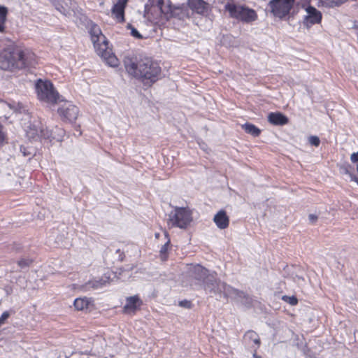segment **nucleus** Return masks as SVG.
Instances as JSON below:
<instances>
[{
	"label": "nucleus",
	"instance_id": "obj_1",
	"mask_svg": "<svg viewBox=\"0 0 358 358\" xmlns=\"http://www.w3.org/2000/svg\"><path fill=\"white\" fill-rule=\"evenodd\" d=\"M124 67L129 75L150 84L155 83L161 73L159 64L150 57L141 58L137 62L127 58Z\"/></svg>",
	"mask_w": 358,
	"mask_h": 358
},
{
	"label": "nucleus",
	"instance_id": "obj_2",
	"mask_svg": "<svg viewBox=\"0 0 358 358\" xmlns=\"http://www.w3.org/2000/svg\"><path fill=\"white\" fill-rule=\"evenodd\" d=\"M35 55L28 49L12 46L0 53V69L5 71L20 69L34 64Z\"/></svg>",
	"mask_w": 358,
	"mask_h": 358
},
{
	"label": "nucleus",
	"instance_id": "obj_3",
	"mask_svg": "<svg viewBox=\"0 0 358 358\" xmlns=\"http://www.w3.org/2000/svg\"><path fill=\"white\" fill-rule=\"evenodd\" d=\"M89 33L98 55L110 66H117L119 64V60L108 48L106 38L102 34L100 27L91 22L89 26Z\"/></svg>",
	"mask_w": 358,
	"mask_h": 358
},
{
	"label": "nucleus",
	"instance_id": "obj_4",
	"mask_svg": "<svg viewBox=\"0 0 358 358\" xmlns=\"http://www.w3.org/2000/svg\"><path fill=\"white\" fill-rule=\"evenodd\" d=\"M170 0H148L145 5L144 17L150 23H164L170 19Z\"/></svg>",
	"mask_w": 358,
	"mask_h": 358
},
{
	"label": "nucleus",
	"instance_id": "obj_5",
	"mask_svg": "<svg viewBox=\"0 0 358 358\" xmlns=\"http://www.w3.org/2000/svg\"><path fill=\"white\" fill-rule=\"evenodd\" d=\"M35 89L38 99L45 103L55 106L64 101L63 97L49 80H37Z\"/></svg>",
	"mask_w": 358,
	"mask_h": 358
},
{
	"label": "nucleus",
	"instance_id": "obj_6",
	"mask_svg": "<svg viewBox=\"0 0 358 358\" xmlns=\"http://www.w3.org/2000/svg\"><path fill=\"white\" fill-rule=\"evenodd\" d=\"M224 10L229 13L231 18L250 23L257 19L256 11L249 7L238 4L234 0H228L224 5Z\"/></svg>",
	"mask_w": 358,
	"mask_h": 358
},
{
	"label": "nucleus",
	"instance_id": "obj_7",
	"mask_svg": "<svg viewBox=\"0 0 358 358\" xmlns=\"http://www.w3.org/2000/svg\"><path fill=\"white\" fill-rule=\"evenodd\" d=\"M169 217L168 224L171 227L185 229L192 221V212L186 208L176 207Z\"/></svg>",
	"mask_w": 358,
	"mask_h": 358
},
{
	"label": "nucleus",
	"instance_id": "obj_8",
	"mask_svg": "<svg viewBox=\"0 0 358 358\" xmlns=\"http://www.w3.org/2000/svg\"><path fill=\"white\" fill-rule=\"evenodd\" d=\"M204 289L206 292L218 295L220 298L222 296L224 298H228L230 296L231 287L217 280L214 275L208 278V280L205 282Z\"/></svg>",
	"mask_w": 358,
	"mask_h": 358
},
{
	"label": "nucleus",
	"instance_id": "obj_9",
	"mask_svg": "<svg viewBox=\"0 0 358 358\" xmlns=\"http://www.w3.org/2000/svg\"><path fill=\"white\" fill-rule=\"evenodd\" d=\"M27 136L32 141L41 138L48 139L51 136V131L41 121L34 120L26 129Z\"/></svg>",
	"mask_w": 358,
	"mask_h": 358
},
{
	"label": "nucleus",
	"instance_id": "obj_10",
	"mask_svg": "<svg viewBox=\"0 0 358 358\" xmlns=\"http://www.w3.org/2000/svg\"><path fill=\"white\" fill-rule=\"evenodd\" d=\"M63 102L64 103L57 110L59 116L64 121L69 122H75L79 115L78 108L69 101L64 100Z\"/></svg>",
	"mask_w": 358,
	"mask_h": 358
},
{
	"label": "nucleus",
	"instance_id": "obj_11",
	"mask_svg": "<svg viewBox=\"0 0 358 358\" xmlns=\"http://www.w3.org/2000/svg\"><path fill=\"white\" fill-rule=\"evenodd\" d=\"M293 4L287 0H271L268 7L274 16L282 18L289 14Z\"/></svg>",
	"mask_w": 358,
	"mask_h": 358
},
{
	"label": "nucleus",
	"instance_id": "obj_12",
	"mask_svg": "<svg viewBox=\"0 0 358 358\" xmlns=\"http://www.w3.org/2000/svg\"><path fill=\"white\" fill-rule=\"evenodd\" d=\"M188 273L190 277L198 280H202L204 285L208 278L216 274L215 272L210 273L208 270L199 264L190 265L188 268Z\"/></svg>",
	"mask_w": 358,
	"mask_h": 358
},
{
	"label": "nucleus",
	"instance_id": "obj_13",
	"mask_svg": "<svg viewBox=\"0 0 358 358\" xmlns=\"http://www.w3.org/2000/svg\"><path fill=\"white\" fill-rule=\"evenodd\" d=\"M306 15L303 19V24L310 27L313 24H318L322 20V13L315 7L309 6L306 9Z\"/></svg>",
	"mask_w": 358,
	"mask_h": 358
},
{
	"label": "nucleus",
	"instance_id": "obj_14",
	"mask_svg": "<svg viewBox=\"0 0 358 358\" xmlns=\"http://www.w3.org/2000/svg\"><path fill=\"white\" fill-rule=\"evenodd\" d=\"M170 18L175 17L179 20H185L189 17V7L185 4L180 6H170Z\"/></svg>",
	"mask_w": 358,
	"mask_h": 358
},
{
	"label": "nucleus",
	"instance_id": "obj_15",
	"mask_svg": "<svg viewBox=\"0 0 358 358\" xmlns=\"http://www.w3.org/2000/svg\"><path fill=\"white\" fill-rule=\"evenodd\" d=\"M128 0H118L112 8V15L119 22L124 21V9Z\"/></svg>",
	"mask_w": 358,
	"mask_h": 358
},
{
	"label": "nucleus",
	"instance_id": "obj_16",
	"mask_svg": "<svg viewBox=\"0 0 358 358\" xmlns=\"http://www.w3.org/2000/svg\"><path fill=\"white\" fill-rule=\"evenodd\" d=\"M190 9L198 14L205 15L208 13V4L203 0H188Z\"/></svg>",
	"mask_w": 358,
	"mask_h": 358
},
{
	"label": "nucleus",
	"instance_id": "obj_17",
	"mask_svg": "<svg viewBox=\"0 0 358 358\" xmlns=\"http://www.w3.org/2000/svg\"><path fill=\"white\" fill-rule=\"evenodd\" d=\"M142 304L141 300L138 296H133L127 298L126 304L124 306V311L127 313H134Z\"/></svg>",
	"mask_w": 358,
	"mask_h": 358
},
{
	"label": "nucleus",
	"instance_id": "obj_18",
	"mask_svg": "<svg viewBox=\"0 0 358 358\" xmlns=\"http://www.w3.org/2000/svg\"><path fill=\"white\" fill-rule=\"evenodd\" d=\"M213 221L216 226L220 229H224L229 227V218L226 211L221 210L218 211L213 217Z\"/></svg>",
	"mask_w": 358,
	"mask_h": 358
},
{
	"label": "nucleus",
	"instance_id": "obj_19",
	"mask_svg": "<svg viewBox=\"0 0 358 358\" xmlns=\"http://www.w3.org/2000/svg\"><path fill=\"white\" fill-rule=\"evenodd\" d=\"M21 106L18 103L17 106L13 104L8 103L3 101H0V117L1 116L7 117L10 111L17 112L20 111Z\"/></svg>",
	"mask_w": 358,
	"mask_h": 358
},
{
	"label": "nucleus",
	"instance_id": "obj_20",
	"mask_svg": "<svg viewBox=\"0 0 358 358\" xmlns=\"http://www.w3.org/2000/svg\"><path fill=\"white\" fill-rule=\"evenodd\" d=\"M268 121L273 125H285L288 122V118L280 113H270Z\"/></svg>",
	"mask_w": 358,
	"mask_h": 358
},
{
	"label": "nucleus",
	"instance_id": "obj_21",
	"mask_svg": "<svg viewBox=\"0 0 358 358\" xmlns=\"http://www.w3.org/2000/svg\"><path fill=\"white\" fill-rule=\"evenodd\" d=\"M92 301L87 297L77 298L74 300V307L77 310H85L89 308Z\"/></svg>",
	"mask_w": 358,
	"mask_h": 358
},
{
	"label": "nucleus",
	"instance_id": "obj_22",
	"mask_svg": "<svg viewBox=\"0 0 358 358\" xmlns=\"http://www.w3.org/2000/svg\"><path fill=\"white\" fill-rule=\"evenodd\" d=\"M65 6L58 4L56 6L57 10L64 15H67L70 13L71 8H73L74 3L71 0H62Z\"/></svg>",
	"mask_w": 358,
	"mask_h": 358
},
{
	"label": "nucleus",
	"instance_id": "obj_23",
	"mask_svg": "<svg viewBox=\"0 0 358 358\" xmlns=\"http://www.w3.org/2000/svg\"><path fill=\"white\" fill-rule=\"evenodd\" d=\"M242 128L245 131L255 137L259 136L261 134V130L255 125L251 123H245L242 125Z\"/></svg>",
	"mask_w": 358,
	"mask_h": 358
},
{
	"label": "nucleus",
	"instance_id": "obj_24",
	"mask_svg": "<svg viewBox=\"0 0 358 358\" xmlns=\"http://www.w3.org/2000/svg\"><path fill=\"white\" fill-rule=\"evenodd\" d=\"M8 8L6 6H0V33L5 31V22L7 19Z\"/></svg>",
	"mask_w": 358,
	"mask_h": 358
},
{
	"label": "nucleus",
	"instance_id": "obj_25",
	"mask_svg": "<svg viewBox=\"0 0 358 358\" xmlns=\"http://www.w3.org/2000/svg\"><path fill=\"white\" fill-rule=\"evenodd\" d=\"M245 294H246L245 292L234 289L231 287V290H230V296L229 297H231L236 301L240 302V300H243Z\"/></svg>",
	"mask_w": 358,
	"mask_h": 358
},
{
	"label": "nucleus",
	"instance_id": "obj_26",
	"mask_svg": "<svg viewBox=\"0 0 358 358\" xmlns=\"http://www.w3.org/2000/svg\"><path fill=\"white\" fill-rule=\"evenodd\" d=\"M324 6L329 8L339 6L348 0H320Z\"/></svg>",
	"mask_w": 358,
	"mask_h": 358
},
{
	"label": "nucleus",
	"instance_id": "obj_27",
	"mask_svg": "<svg viewBox=\"0 0 358 358\" xmlns=\"http://www.w3.org/2000/svg\"><path fill=\"white\" fill-rule=\"evenodd\" d=\"M169 244H170V239H168L166 243H165L162 246V248L160 249V251H159L160 257H161V259L162 261H165L167 259V250H168V246H169Z\"/></svg>",
	"mask_w": 358,
	"mask_h": 358
},
{
	"label": "nucleus",
	"instance_id": "obj_28",
	"mask_svg": "<svg viewBox=\"0 0 358 358\" xmlns=\"http://www.w3.org/2000/svg\"><path fill=\"white\" fill-rule=\"evenodd\" d=\"M31 262L32 261L29 259H22L17 262V264L21 268H25L29 267Z\"/></svg>",
	"mask_w": 358,
	"mask_h": 358
},
{
	"label": "nucleus",
	"instance_id": "obj_29",
	"mask_svg": "<svg viewBox=\"0 0 358 358\" xmlns=\"http://www.w3.org/2000/svg\"><path fill=\"white\" fill-rule=\"evenodd\" d=\"M308 143L313 146L318 147L320 144V140L317 136H310L308 137Z\"/></svg>",
	"mask_w": 358,
	"mask_h": 358
},
{
	"label": "nucleus",
	"instance_id": "obj_30",
	"mask_svg": "<svg viewBox=\"0 0 358 358\" xmlns=\"http://www.w3.org/2000/svg\"><path fill=\"white\" fill-rule=\"evenodd\" d=\"M282 299L284 301H287V303H289L292 306L296 305L298 303L297 299L294 296H284L282 297Z\"/></svg>",
	"mask_w": 358,
	"mask_h": 358
},
{
	"label": "nucleus",
	"instance_id": "obj_31",
	"mask_svg": "<svg viewBox=\"0 0 358 358\" xmlns=\"http://www.w3.org/2000/svg\"><path fill=\"white\" fill-rule=\"evenodd\" d=\"M128 29H131V34L135 38H142L143 36L131 24H128Z\"/></svg>",
	"mask_w": 358,
	"mask_h": 358
},
{
	"label": "nucleus",
	"instance_id": "obj_32",
	"mask_svg": "<svg viewBox=\"0 0 358 358\" xmlns=\"http://www.w3.org/2000/svg\"><path fill=\"white\" fill-rule=\"evenodd\" d=\"M252 299L248 294H245L243 300H240V303H241L242 304L247 307H250L252 305Z\"/></svg>",
	"mask_w": 358,
	"mask_h": 358
},
{
	"label": "nucleus",
	"instance_id": "obj_33",
	"mask_svg": "<svg viewBox=\"0 0 358 358\" xmlns=\"http://www.w3.org/2000/svg\"><path fill=\"white\" fill-rule=\"evenodd\" d=\"M10 317V313L8 311H4L0 317V327L6 323V321Z\"/></svg>",
	"mask_w": 358,
	"mask_h": 358
},
{
	"label": "nucleus",
	"instance_id": "obj_34",
	"mask_svg": "<svg viewBox=\"0 0 358 358\" xmlns=\"http://www.w3.org/2000/svg\"><path fill=\"white\" fill-rule=\"evenodd\" d=\"M6 141V134L3 131V127L0 124V146Z\"/></svg>",
	"mask_w": 358,
	"mask_h": 358
},
{
	"label": "nucleus",
	"instance_id": "obj_35",
	"mask_svg": "<svg viewBox=\"0 0 358 358\" xmlns=\"http://www.w3.org/2000/svg\"><path fill=\"white\" fill-rule=\"evenodd\" d=\"M350 160L352 161V162L353 163H357L358 164V152H353L351 156H350Z\"/></svg>",
	"mask_w": 358,
	"mask_h": 358
},
{
	"label": "nucleus",
	"instance_id": "obj_36",
	"mask_svg": "<svg viewBox=\"0 0 358 358\" xmlns=\"http://www.w3.org/2000/svg\"><path fill=\"white\" fill-rule=\"evenodd\" d=\"M308 220L310 223L314 224L317 220V216L314 214H310L308 215Z\"/></svg>",
	"mask_w": 358,
	"mask_h": 358
},
{
	"label": "nucleus",
	"instance_id": "obj_37",
	"mask_svg": "<svg viewBox=\"0 0 358 358\" xmlns=\"http://www.w3.org/2000/svg\"><path fill=\"white\" fill-rule=\"evenodd\" d=\"M180 305L181 306H184V307H186V308H190L191 303L188 301H182L180 302Z\"/></svg>",
	"mask_w": 358,
	"mask_h": 358
},
{
	"label": "nucleus",
	"instance_id": "obj_38",
	"mask_svg": "<svg viewBox=\"0 0 358 358\" xmlns=\"http://www.w3.org/2000/svg\"><path fill=\"white\" fill-rule=\"evenodd\" d=\"M247 336H250V338H253L254 336H256L255 333L253 331H250L247 333Z\"/></svg>",
	"mask_w": 358,
	"mask_h": 358
},
{
	"label": "nucleus",
	"instance_id": "obj_39",
	"mask_svg": "<svg viewBox=\"0 0 358 358\" xmlns=\"http://www.w3.org/2000/svg\"><path fill=\"white\" fill-rule=\"evenodd\" d=\"M99 284L102 285V283H99V282H96V283H94V284H93L92 287H95V288H97V287H99Z\"/></svg>",
	"mask_w": 358,
	"mask_h": 358
},
{
	"label": "nucleus",
	"instance_id": "obj_40",
	"mask_svg": "<svg viewBox=\"0 0 358 358\" xmlns=\"http://www.w3.org/2000/svg\"><path fill=\"white\" fill-rule=\"evenodd\" d=\"M254 342L256 344H259V343H260L259 339L258 338H254Z\"/></svg>",
	"mask_w": 358,
	"mask_h": 358
},
{
	"label": "nucleus",
	"instance_id": "obj_41",
	"mask_svg": "<svg viewBox=\"0 0 358 358\" xmlns=\"http://www.w3.org/2000/svg\"><path fill=\"white\" fill-rule=\"evenodd\" d=\"M289 2H290L291 3H292L294 5V3L295 1V0H287Z\"/></svg>",
	"mask_w": 358,
	"mask_h": 358
},
{
	"label": "nucleus",
	"instance_id": "obj_42",
	"mask_svg": "<svg viewBox=\"0 0 358 358\" xmlns=\"http://www.w3.org/2000/svg\"><path fill=\"white\" fill-rule=\"evenodd\" d=\"M254 358H261L260 357L256 355H254Z\"/></svg>",
	"mask_w": 358,
	"mask_h": 358
},
{
	"label": "nucleus",
	"instance_id": "obj_43",
	"mask_svg": "<svg viewBox=\"0 0 358 358\" xmlns=\"http://www.w3.org/2000/svg\"><path fill=\"white\" fill-rule=\"evenodd\" d=\"M165 236H166V237H168V236H169V235H168V233H167V232H165Z\"/></svg>",
	"mask_w": 358,
	"mask_h": 358
},
{
	"label": "nucleus",
	"instance_id": "obj_44",
	"mask_svg": "<svg viewBox=\"0 0 358 358\" xmlns=\"http://www.w3.org/2000/svg\"><path fill=\"white\" fill-rule=\"evenodd\" d=\"M357 171L358 172V163L357 164Z\"/></svg>",
	"mask_w": 358,
	"mask_h": 358
},
{
	"label": "nucleus",
	"instance_id": "obj_45",
	"mask_svg": "<svg viewBox=\"0 0 358 358\" xmlns=\"http://www.w3.org/2000/svg\"><path fill=\"white\" fill-rule=\"evenodd\" d=\"M66 358H68V357H66Z\"/></svg>",
	"mask_w": 358,
	"mask_h": 358
}]
</instances>
